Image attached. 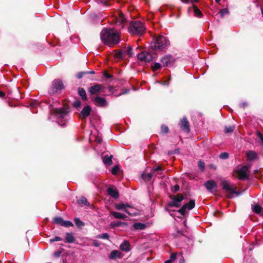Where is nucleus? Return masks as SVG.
Segmentation results:
<instances>
[{
    "mask_svg": "<svg viewBox=\"0 0 263 263\" xmlns=\"http://www.w3.org/2000/svg\"><path fill=\"white\" fill-rule=\"evenodd\" d=\"M91 107L90 105L85 106L79 114V118L83 120L87 118L91 111Z\"/></svg>",
    "mask_w": 263,
    "mask_h": 263,
    "instance_id": "10",
    "label": "nucleus"
},
{
    "mask_svg": "<svg viewBox=\"0 0 263 263\" xmlns=\"http://www.w3.org/2000/svg\"><path fill=\"white\" fill-rule=\"evenodd\" d=\"M172 57L171 55H165L161 59V62L162 63L164 67L168 66V63L171 61Z\"/></svg>",
    "mask_w": 263,
    "mask_h": 263,
    "instance_id": "22",
    "label": "nucleus"
},
{
    "mask_svg": "<svg viewBox=\"0 0 263 263\" xmlns=\"http://www.w3.org/2000/svg\"><path fill=\"white\" fill-rule=\"evenodd\" d=\"M62 240V239L61 237H60L59 236H55L53 238L50 239L49 240V241L50 242H53L54 241H61Z\"/></svg>",
    "mask_w": 263,
    "mask_h": 263,
    "instance_id": "51",
    "label": "nucleus"
},
{
    "mask_svg": "<svg viewBox=\"0 0 263 263\" xmlns=\"http://www.w3.org/2000/svg\"><path fill=\"white\" fill-rule=\"evenodd\" d=\"M126 21V19L122 13L120 14L119 17L117 19V24L122 25Z\"/></svg>",
    "mask_w": 263,
    "mask_h": 263,
    "instance_id": "32",
    "label": "nucleus"
},
{
    "mask_svg": "<svg viewBox=\"0 0 263 263\" xmlns=\"http://www.w3.org/2000/svg\"><path fill=\"white\" fill-rule=\"evenodd\" d=\"M262 207L259 204H255L252 208L253 212L257 214H260L262 211Z\"/></svg>",
    "mask_w": 263,
    "mask_h": 263,
    "instance_id": "28",
    "label": "nucleus"
},
{
    "mask_svg": "<svg viewBox=\"0 0 263 263\" xmlns=\"http://www.w3.org/2000/svg\"><path fill=\"white\" fill-rule=\"evenodd\" d=\"M183 206L185 207V209H187L191 210L193 209L195 206V200L193 199H191L187 203L184 204Z\"/></svg>",
    "mask_w": 263,
    "mask_h": 263,
    "instance_id": "24",
    "label": "nucleus"
},
{
    "mask_svg": "<svg viewBox=\"0 0 263 263\" xmlns=\"http://www.w3.org/2000/svg\"><path fill=\"white\" fill-rule=\"evenodd\" d=\"M178 258H179V263H184V259L183 257L182 256V254H179L178 255Z\"/></svg>",
    "mask_w": 263,
    "mask_h": 263,
    "instance_id": "57",
    "label": "nucleus"
},
{
    "mask_svg": "<svg viewBox=\"0 0 263 263\" xmlns=\"http://www.w3.org/2000/svg\"><path fill=\"white\" fill-rule=\"evenodd\" d=\"M228 13H229V11H228V9L224 8V9H221L220 11V16L221 17H222L224 15L228 14Z\"/></svg>",
    "mask_w": 263,
    "mask_h": 263,
    "instance_id": "46",
    "label": "nucleus"
},
{
    "mask_svg": "<svg viewBox=\"0 0 263 263\" xmlns=\"http://www.w3.org/2000/svg\"><path fill=\"white\" fill-rule=\"evenodd\" d=\"M73 226V223L70 221H68V220L64 221V222L63 223V227H72Z\"/></svg>",
    "mask_w": 263,
    "mask_h": 263,
    "instance_id": "44",
    "label": "nucleus"
},
{
    "mask_svg": "<svg viewBox=\"0 0 263 263\" xmlns=\"http://www.w3.org/2000/svg\"><path fill=\"white\" fill-rule=\"evenodd\" d=\"M172 200L167 203L168 207H177L178 208L181 205V201L184 199V197L181 194H178L175 196H170Z\"/></svg>",
    "mask_w": 263,
    "mask_h": 263,
    "instance_id": "6",
    "label": "nucleus"
},
{
    "mask_svg": "<svg viewBox=\"0 0 263 263\" xmlns=\"http://www.w3.org/2000/svg\"><path fill=\"white\" fill-rule=\"evenodd\" d=\"M128 224L126 222H121L120 221L115 222L113 221L110 223V227L112 228H115L118 227H122L124 228H126L128 227Z\"/></svg>",
    "mask_w": 263,
    "mask_h": 263,
    "instance_id": "16",
    "label": "nucleus"
},
{
    "mask_svg": "<svg viewBox=\"0 0 263 263\" xmlns=\"http://www.w3.org/2000/svg\"><path fill=\"white\" fill-rule=\"evenodd\" d=\"M198 166L201 171H203L204 170L205 163L203 161H202L201 160H199L198 162Z\"/></svg>",
    "mask_w": 263,
    "mask_h": 263,
    "instance_id": "38",
    "label": "nucleus"
},
{
    "mask_svg": "<svg viewBox=\"0 0 263 263\" xmlns=\"http://www.w3.org/2000/svg\"><path fill=\"white\" fill-rule=\"evenodd\" d=\"M250 165L243 166L240 170L237 172L238 175V178L240 180H245L248 179V176L247 174V172L250 168Z\"/></svg>",
    "mask_w": 263,
    "mask_h": 263,
    "instance_id": "8",
    "label": "nucleus"
},
{
    "mask_svg": "<svg viewBox=\"0 0 263 263\" xmlns=\"http://www.w3.org/2000/svg\"><path fill=\"white\" fill-rule=\"evenodd\" d=\"M115 208L117 210H125V205L124 203H120L118 204H116L115 205Z\"/></svg>",
    "mask_w": 263,
    "mask_h": 263,
    "instance_id": "36",
    "label": "nucleus"
},
{
    "mask_svg": "<svg viewBox=\"0 0 263 263\" xmlns=\"http://www.w3.org/2000/svg\"><path fill=\"white\" fill-rule=\"evenodd\" d=\"M186 176L187 177L190 178V179H194V177L193 176V175H192L191 174H189V173H187L186 174Z\"/></svg>",
    "mask_w": 263,
    "mask_h": 263,
    "instance_id": "62",
    "label": "nucleus"
},
{
    "mask_svg": "<svg viewBox=\"0 0 263 263\" xmlns=\"http://www.w3.org/2000/svg\"><path fill=\"white\" fill-rule=\"evenodd\" d=\"M109 235L107 233H105L102 234L101 236H100V238L103 239H107L109 238Z\"/></svg>",
    "mask_w": 263,
    "mask_h": 263,
    "instance_id": "54",
    "label": "nucleus"
},
{
    "mask_svg": "<svg viewBox=\"0 0 263 263\" xmlns=\"http://www.w3.org/2000/svg\"><path fill=\"white\" fill-rule=\"evenodd\" d=\"M204 186L209 192H212L217 186V184L214 180H209L205 182Z\"/></svg>",
    "mask_w": 263,
    "mask_h": 263,
    "instance_id": "14",
    "label": "nucleus"
},
{
    "mask_svg": "<svg viewBox=\"0 0 263 263\" xmlns=\"http://www.w3.org/2000/svg\"><path fill=\"white\" fill-rule=\"evenodd\" d=\"M77 202L79 204L82 205H89V203L87 201V199L84 196H81L80 199L77 200Z\"/></svg>",
    "mask_w": 263,
    "mask_h": 263,
    "instance_id": "26",
    "label": "nucleus"
},
{
    "mask_svg": "<svg viewBox=\"0 0 263 263\" xmlns=\"http://www.w3.org/2000/svg\"><path fill=\"white\" fill-rule=\"evenodd\" d=\"M81 105V102L79 100H76L72 103V105L74 107H80Z\"/></svg>",
    "mask_w": 263,
    "mask_h": 263,
    "instance_id": "47",
    "label": "nucleus"
},
{
    "mask_svg": "<svg viewBox=\"0 0 263 263\" xmlns=\"http://www.w3.org/2000/svg\"><path fill=\"white\" fill-rule=\"evenodd\" d=\"M6 96V94L4 92L2 91H0V98H4Z\"/></svg>",
    "mask_w": 263,
    "mask_h": 263,
    "instance_id": "61",
    "label": "nucleus"
},
{
    "mask_svg": "<svg viewBox=\"0 0 263 263\" xmlns=\"http://www.w3.org/2000/svg\"><path fill=\"white\" fill-rule=\"evenodd\" d=\"M179 152H180L179 148H176L175 150H174L173 151H171V152H168V154L169 155H173V154H179Z\"/></svg>",
    "mask_w": 263,
    "mask_h": 263,
    "instance_id": "56",
    "label": "nucleus"
},
{
    "mask_svg": "<svg viewBox=\"0 0 263 263\" xmlns=\"http://www.w3.org/2000/svg\"><path fill=\"white\" fill-rule=\"evenodd\" d=\"M130 243L127 240H124L120 246V249L122 251L128 252L130 250Z\"/></svg>",
    "mask_w": 263,
    "mask_h": 263,
    "instance_id": "18",
    "label": "nucleus"
},
{
    "mask_svg": "<svg viewBox=\"0 0 263 263\" xmlns=\"http://www.w3.org/2000/svg\"><path fill=\"white\" fill-rule=\"evenodd\" d=\"M210 167L214 170H215L216 169V167L215 165L213 164H211L210 165Z\"/></svg>",
    "mask_w": 263,
    "mask_h": 263,
    "instance_id": "64",
    "label": "nucleus"
},
{
    "mask_svg": "<svg viewBox=\"0 0 263 263\" xmlns=\"http://www.w3.org/2000/svg\"><path fill=\"white\" fill-rule=\"evenodd\" d=\"M101 88L102 86L101 84H95L88 88V91L91 95H97L101 90Z\"/></svg>",
    "mask_w": 263,
    "mask_h": 263,
    "instance_id": "13",
    "label": "nucleus"
},
{
    "mask_svg": "<svg viewBox=\"0 0 263 263\" xmlns=\"http://www.w3.org/2000/svg\"><path fill=\"white\" fill-rule=\"evenodd\" d=\"M119 170V165H116L112 167V168L111 170V173L113 175H116L117 174Z\"/></svg>",
    "mask_w": 263,
    "mask_h": 263,
    "instance_id": "41",
    "label": "nucleus"
},
{
    "mask_svg": "<svg viewBox=\"0 0 263 263\" xmlns=\"http://www.w3.org/2000/svg\"><path fill=\"white\" fill-rule=\"evenodd\" d=\"M154 176V174H153V172H151L147 174H142V178L143 180L145 181H149L152 179V177Z\"/></svg>",
    "mask_w": 263,
    "mask_h": 263,
    "instance_id": "29",
    "label": "nucleus"
},
{
    "mask_svg": "<svg viewBox=\"0 0 263 263\" xmlns=\"http://www.w3.org/2000/svg\"><path fill=\"white\" fill-rule=\"evenodd\" d=\"M143 23L139 21H132L128 27L129 32L134 35H142L145 31Z\"/></svg>",
    "mask_w": 263,
    "mask_h": 263,
    "instance_id": "4",
    "label": "nucleus"
},
{
    "mask_svg": "<svg viewBox=\"0 0 263 263\" xmlns=\"http://www.w3.org/2000/svg\"><path fill=\"white\" fill-rule=\"evenodd\" d=\"M220 185L222 186V189L226 192H228L229 194L227 195V197L231 198L232 195L236 194L239 195L240 194L238 192L236 191V187L230 181L226 179H221L220 180Z\"/></svg>",
    "mask_w": 263,
    "mask_h": 263,
    "instance_id": "5",
    "label": "nucleus"
},
{
    "mask_svg": "<svg viewBox=\"0 0 263 263\" xmlns=\"http://www.w3.org/2000/svg\"><path fill=\"white\" fill-rule=\"evenodd\" d=\"M108 257L110 259L114 260L116 258H122V253L116 250H114L111 252Z\"/></svg>",
    "mask_w": 263,
    "mask_h": 263,
    "instance_id": "15",
    "label": "nucleus"
},
{
    "mask_svg": "<svg viewBox=\"0 0 263 263\" xmlns=\"http://www.w3.org/2000/svg\"><path fill=\"white\" fill-rule=\"evenodd\" d=\"M78 93L83 101H87L88 99L87 97L86 93L84 88L79 87L78 88Z\"/></svg>",
    "mask_w": 263,
    "mask_h": 263,
    "instance_id": "19",
    "label": "nucleus"
},
{
    "mask_svg": "<svg viewBox=\"0 0 263 263\" xmlns=\"http://www.w3.org/2000/svg\"><path fill=\"white\" fill-rule=\"evenodd\" d=\"M64 222V220L62 217H55L53 219V223L54 224H59L61 226H63V223Z\"/></svg>",
    "mask_w": 263,
    "mask_h": 263,
    "instance_id": "31",
    "label": "nucleus"
},
{
    "mask_svg": "<svg viewBox=\"0 0 263 263\" xmlns=\"http://www.w3.org/2000/svg\"><path fill=\"white\" fill-rule=\"evenodd\" d=\"M98 3H101L105 6H108V0H97Z\"/></svg>",
    "mask_w": 263,
    "mask_h": 263,
    "instance_id": "52",
    "label": "nucleus"
},
{
    "mask_svg": "<svg viewBox=\"0 0 263 263\" xmlns=\"http://www.w3.org/2000/svg\"><path fill=\"white\" fill-rule=\"evenodd\" d=\"M162 170H163V169L161 167L158 166L155 168H153L152 170V172H153V174H154V173H155V172L161 171Z\"/></svg>",
    "mask_w": 263,
    "mask_h": 263,
    "instance_id": "55",
    "label": "nucleus"
},
{
    "mask_svg": "<svg viewBox=\"0 0 263 263\" xmlns=\"http://www.w3.org/2000/svg\"><path fill=\"white\" fill-rule=\"evenodd\" d=\"M229 153H228L227 152H223V153H221L219 155V157L220 159H227L229 158Z\"/></svg>",
    "mask_w": 263,
    "mask_h": 263,
    "instance_id": "40",
    "label": "nucleus"
},
{
    "mask_svg": "<svg viewBox=\"0 0 263 263\" xmlns=\"http://www.w3.org/2000/svg\"><path fill=\"white\" fill-rule=\"evenodd\" d=\"M133 226L136 230H144L146 228L145 224L140 222L135 223Z\"/></svg>",
    "mask_w": 263,
    "mask_h": 263,
    "instance_id": "30",
    "label": "nucleus"
},
{
    "mask_svg": "<svg viewBox=\"0 0 263 263\" xmlns=\"http://www.w3.org/2000/svg\"><path fill=\"white\" fill-rule=\"evenodd\" d=\"M248 104L247 102H243L239 104V107L241 108H243L246 107L247 106H248Z\"/></svg>",
    "mask_w": 263,
    "mask_h": 263,
    "instance_id": "58",
    "label": "nucleus"
},
{
    "mask_svg": "<svg viewBox=\"0 0 263 263\" xmlns=\"http://www.w3.org/2000/svg\"><path fill=\"white\" fill-rule=\"evenodd\" d=\"M161 67V65L159 63H155L151 66L152 69L153 71H156L158 69Z\"/></svg>",
    "mask_w": 263,
    "mask_h": 263,
    "instance_id": "37",
    "label": "nucleus"
},
{
    "mask_svg": "<svg viewBox=\"0 0 263 263\" xmlns=\"http://www.w3.org/2000/svg\"><path fill=\"white\" fill-rule=\"evenodd\" d=\"M180 126L181 129L185 132H190V123L186 117H183L181 120Z\"/></svg>",
    "mask_w": 263,
    "mask_h": 263,
    "instance_id": "12",
    "label": "nucleus"
},
{
    "mask_svg": "<svg viewBox=\"0 0 263 263\" xmlns=\"http://www.w3.org/2000/svg\"><path fill=\"white\" fill-rule=\"evenodd\" d=\"M170 45L167 39L163 35H159L153 39L148 51H144L138 54V59L142 62H149L153 60V53L162 50Z\"/></svg>",
    "mask_w": 263,
    "mask_h": 263,
    "instance_id": "1",
    "label": "nucleus"
},
{
    "mask_svg": "<svg viewBox=\"0 0 263 263\" xmlns=\"http://www.w3.org/2000/svg\"><path fill=\"white\" fill-rule=\"evenodd\" d=\"M92 100L93 101L95 104L98 107H105L108 105V103L104 98L97 96L92 98Z\"/></svg>",
    "mask_w": 263,
    "mask_h": 263,
    "instance_id": "9",
    "label": "nucleus"
},
{
    "mask_svg": "<svg viewBox=\"0 0 263 263\" xmlns=\"http://www.w3.org/2000/svg\"><path fill=\"white\" fill-rule=\"evenodd\" d=\"M64 88L62 81L59 79H55L52 82L51 88L50 90V94H54Z\"/></svg>",
    "mask_w": 263,
    "mask_h": 263,
    "instance_id": "7",
    "label": "nucleus"
},
{
    "mask_svg": "<svg viewBox=\"0 0 263 263\" xmlns=\"http://www.w3.org/2000/svg\"><path fill=\"white\" fill-rule=\"evenodd\" d=\"M112 157H113L112 155H111L110 156H108L107 155L105 156L103 158V163L105 164L108 165V166L111 165L112 164Z\"/></svg>",
    "mask_w": 263,
    "mask_h": 263,
    "instance_id": "23",
    "label": "nucleus"
},
{
    "mask_svg": "<svg viewBox=\"0 0 263 263\" xmlns=\"http://www.w3.org/2000/svg\"><path fill=\"white\" fill-rule=\"evenodd\" d=\"M178 254H177L176 253H172L170 255L169 260H171L172 262H174L178 258Z\"/></svg>",
    "mask_w": 263,
    "mask_h": 263,
    "instance_id": "43",
    "label": "nucleus"
},
{
    "mask_svg": "<svg viewBox=\"0 0 263 263\" xmlns=\"http://www.w3.org/2000/svg\"><path fill=\"white\" fill-rule=\"evenodd\" d=\"M180 186L178 184H176L174 186H172L171 187V191L173 193H177L178 191H179Z\"/></svg>",
    "mask_w": 263,
    "mask_h": 263,
    "instance_id": "45",
    "label": "nucleus"
},
{
    "mask_svg": "<svg viewBox=\"0 0 263 263\" xmlns=\"http://www.w3.org/2000/svg\"><path fill=\"white\" fill-rule=\"evenodd\" d=\"M75 241V238L72 233H66L65 241L66 243H73Z\"/></svg>",
    "mask_w": 263,
    "mask_h": 263,
    "instance_id": "20",
    "label": "nucleus"
},
{
    "mask_svg": "<svg viewBox=\"0 0 263 263\" xmlns=\"http://www.w3.org/2000/svg\"><path fill=\"white\" fill-rule=\"evenodd\" d=\"M110 214L116 219L125 220L127 218V216L125 214L120 212L112 211L110 212Z\"/></svg>",
    "mask_w": 263,
    "mask_h": 263,
    "instance_id": "17",
    "label": "nucleus"
},
{
    "mask_svg": "<svg viewBox=\"0 0 263 263\" xmlns=\"http://www.w3.org/2000/svg\"><path fill=\"white\" fill-rule=\"evenodd\" d=\"M74 221L76 225L79 228H81L85 225V223L78 218L74 219Z\"/></svg>",
    "mask_w": 263,
    "mask_h": 263,
    "instance_id": "33",
    "label": "nucleus"
},
{
    "mask_svg": "<svg viewBox=\"0 0 263 263\" xmlns=\"http://www.w3.org/2000/svg\"><path fill=\"white\" fill-rule=\"evenodd\" d=\"M69 109L68 105L64 107L53 108L50 110V113L56 117L57 123L63 127L66 124L64 119L69 112Z\"/></svg>",
    "mask_w": 263,
    "mask_h": 263,
    "instance_id": "3",
    "label": "nucleus"
},
{
    "mask_svg": "<svg viewBox=\"0 0 263 263\" xmlns=\"http://www.w3.org/2000/svg\"><path fill=\"white\" fill-rule=\"evenodd\" d=\"M168 128L165 125H162L161 126V132L163 134H167L168 132Z\"/></svg>",
    "mask_w": 263,
    "mask_h": 263,
    "instance_id": "39",
    "label": "nucleus"
},
{
    "mask_svg": "<svg viewBox=\"0 0 263 263\" xmlns=\"http://www.w3.org/2000/svg\"><path fill=\"white\" fill-rule=\"evenodd\" d=\"M124 212L126 213H127L128 215H130V216H133V215H135V213H132L131 212V211H129L127 209H125L124 210Z\"/></svg>",
    "mask_w": 263,
    "mask_h": 263,
    "instance_id": "60",
    "label": "nucleus"
},
{
    "mask_svg": "<svg viewBox=\"0 0 263 263\" xmlns=\"http://www.w3.org/2000/svg\"><path fill=\"white\" fill-rule=\"evenodd\" d=\"M124 53H125V55L128 54L129 58L133 57V52L132 47L129 45L128 46L127 48L125 51Z\"/></svg>",
    "mask_w": 263,
    "mask_h": 263,
    "instance_id": "35",
    "label": "nucleus"
},
{
    "mask_svg": "<svg viewBox=\"0 0 263 263\" xmlns=\"http://www.w3.org/2000/svg\"><path fill=\"white\" fill-rule=\"evenodd\" d=\"M247 157L249 160H253L257 158V154L255 152L250 151L247 153Z\"/></svg>",
    "mask_w": 263,
    "mask_h": 263,
    "instance_id": "25",
    "label": "nucleus"
},
{
    "mask_svg": "<svg viewBox=\"0 0 263 263\" xmlns=\"http://www.w3.org/2000/svg\"><path fill=\"white\" fill-rule=\"evenodd\" d=\"M87 73L86 71L80 72L77 74V78L78 79H81L84 75L87 74Z\"/></svg>",
    "mask_w": 263,
    "mask_h": 263,
    "instance_id": "50",
    "label": "nucleus"
},
{
    "mask_svg": "<svg viewBox=\"0 0 263 263\" xmlns=\"http://www.w3.org/2000/svg\"><path fill=\"white\" fill-rule=\"evenodd\" d=\"M61 254L62 252L61 251H56L54 253V256L56 257H59Z\"/></svg>",
    "mask_w": 263,
    "mask_h": 263,
    "instance_id": "59",
    "label": "nucleus"
},
{
    "mask_svg": "<svg viewBox=\"0 0 263 263\" xmlns=\"http://www.w3.org/2000/svg\"><path fill=\"white\" fill-rule=\"evenodd\" d=\"M177 234H180V235H182V236H185V235L184 234L183 231H182V230H181V231L178 230V231H177Z\"/></svg>",
    "mask_w": 263,
    "mask_h": 263,
    "instance_id": "63",
    "label": "nucleus"
},
{
    "mask_svg": "<svg viewBox=\"0 0 263 263\" xmlns=\"http://www.w3.org/2000/svg\"><path fill=\"white\" fill-rule=\"evenodd\" d=\"M107 192L109 196L115 199H117L119 197V192L114 185H110L107 188Z\"/></svg>",
    "mask_w": 263,
    "mask_h": 263,
    "instance_id": "11",
    "label": "nucleus"
},
{
    "mask_svg": "<svg viewBox=\"0 0 263 263\" xmlns=\"http://www.w3.org/2000/svg\"><path fill=\"white\" fill-rule=\"evenodd\" d=\"M185 207L184 206H182L178 212L182 216H184L185 214Z\"/></svg>",
    "mask_w": 263,
    "mask_h": 263,
    "instance_id": "48",
    "label": "nucleus"
},
{
    "mask_svg": "<svg viewBox=\"0 0 263 263\" xmlns=\"http://www.w3.org/2000/svg\"><path fill=\"white\" fill-rule=\"evenodd\" d=\"M103 76L107 79L113 78V76L109 74L107 71H104L103 72Z\"/></svg>",
    "mask_w": 263,
    "mask_h": 263,
    "instance_id": "53",
    "label": "nucleus"
},
{
    "mask_svg": "<svg viewBox=\"0 0 263 263\" xmlns=\"http://www.w3.org/2000/svg\"><path fill=\"white\" fill-rule=\"evenodd\" d=\"M256 135L259 138V140H260V144L263 146V135H262V134L259 132V131H257L256 132Z\"/></svg>",
    "mask_w": 263,
    "mask_h": 263,
    "instance_id": "42",
    "label": "nucleus"
},
{
    "mask_svg": "<svg viewBox=\"0 0 263 263\" xmlns=\"http://www.w3.org/2000/svg\"><path fill=\"white\" fill-rule=\"evenodd\" d=\"M129 91H130V89H128V88L122 89L121 90V92L119 94L118 96H121L122 95L126 94V93H128Z\"/></svg>",
    "mask_w": 263,
    "mask_h": 263,
    "instance_id": "49",
    "label": "nucleus"
},
{
    "mask_svg": "<svg viewBox=\"0 0 263 263\" xmlns=\"http://www.w3.org/2000/svg\"><path fill=\"white\" fill-rule=\"evenodd\" d=\"M115 52L114 57L115 59L119 60L123 59L125 56V53L121 50H115Z\"/></svg>",
    "mask_w": 263,
    "mask_h": 263,
    "instance_id": "21",
    "label": "nucleus"
},
{
    "mask_svg": "<svg viewBox=\"0 0 263 263\" xmlns=\"http://www.w3.org/2000/svg\"><path fill=\"white\" fill-rule=\"evenodd\" d=\"M100 38L105 44L109 45L117 44L120 41L119 35L112 28L103 29L101 32Z\"/></svg>",
    "mask_w": 263,
    "mask_h": 263,
    "instance_id": "2",
    "label": "nucleus"
},
{
    "mask_svg": "<svg viewBox=\"0 0 263 263\" xmlns=\"http://www.w3.org/2000/svg\"><path fill=\"white\" fill-rule=\"evenodd\" d=\"M193 7L195 15L197 17H202L203 16V14L197 7V6L196 5H193Z\"/></svg>",
    "mask_w": 263,
    "mask_h": 263,
    "instance_id": "27",
    "label": "nucleus"
},
{
    "mask_svg": "<svg viewBox=\"0 0 263 263\" xmlns=\"http://www.w3.org/2000/svg\"><path fill=\"white\" fill-rule=\"evenodd\" d=\"M234 128H235L234 125H232V126H229V127L226 126L224 127V133L226 134L232 133L234 131Z\"/></svg>",
    "mask_w": 263,
    "mask_h": 263,
    "instance_id": "34",
    "label": "nucleus"
}]
</instances>
